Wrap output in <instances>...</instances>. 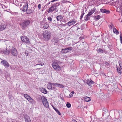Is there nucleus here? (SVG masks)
Masks as SVG:
<instances>
[{
	"instance_id": "f257e3e1",
	"label": "nucleus",
	"mask_w": 122,
	"mask_h": 122,
	"mask_svg": "<svg viewBox=\"0 0 122 122\" xmlns=\"http://www.w3.org/2000/svg\"><path fill=\"white\" fill-rule=\"evenodd\" d=\"M59 61H54L52 63V65L53 68L56 71H59L61 69V68L60 66L58 65Z\"/></svg>"
},
{
	"instance_id": "f03ea898",
	"label": "nucleus",
	"mask_w": 122,
	"mask_h": 122,
	"mask_svg": "<svg viewBox=\"0 0 122 122\" xmlns=\"http://www.w3.org/2000/svg\"><path fill=\"white\" fill-rule=\"evenodd\" d=\"M51 33L50 31L45 30L43 32V37L45 40H48L50 38Z\"/></svg>"
},
{
	"instance_id": "7ed1b4c3",
	"label": "nucleus",
	"mask_w": 122,
	"mask_h": 122,
	"mask_svg": "<svg viewBox=\"0 0 122 122\" xmlns=\"http://www.w3.org/2000/svg\"><path fill=\"white\" fill-rule=\"evenodd\" d=\"M30 23V21L29 20H25L23 22L21 23L20 25L21 26L23 30H24Z\"/></svg>"
},
{
	"instance_id": "20e7f679",
	"label": "nucleus",
	"mask_w": 122,
	"mask_h": 122,
	"mask_svg": "<svg viewBox=\"0 0 122 122\" xmlns=\"http://www.w3.org/2000/svg\"><path fill=\"white\" fill-rule=\"evenodd\" d=\"M41 100L42 103L44 106L46 108L49 107V104L46 98L43 96L41 97Z\"/></svg>"
},
{
	"instance_id": "39448f33",
	"label": "nucleus",
	"mask_w": 122,
	"mask_h": 122,
	"mask_svg": "<svg viewBox=\"0 0 122 122\" xmlns=\"http://www.w3.org/2000/svg\"><path fill=\"white\" fill-rule=\"evenodd\" d=\"M24 96L25 97L31 104H33L35 103V101L29 95L26 94H25L24 95Z\"/></svg>"
},
{
	"instance_id": "423d86ee",
	"label": "nucleus",
	"mask_w": 122,
	"mask_h": 122,
	"mask_svg": "<svg viewBox=\"0 0 122 122\" xmlns=\"http://www.w3.org/2000/svg\"><path fill=\"white\" fill-rule=\"evenodd\" d=\"M23 6L21 8V10L23 11H26L28 8V4L27 2H23L21 3V4H20V6Z\"/></svg>"
},
{
	"instance_id": "0eeeda50",
	"label": "nucleus",
	"mask_w": 122,
	"mask_h": 122,
	"mask_svg": "<svg viewBox=\"0 0 122 122\" xmlns=\"http://www.w3.org/2000/svg\"><path fill=\"white\" fill-rule=\"evenodd\" d=\"M11 54L14 56H17L18 54V51L16 48L12 47L11 49Z\"/></svg>"
},
{
	"instance_id": "6e6552de",
	"label": "nucleus",
	"mask_w": 122,
	"mask_h": 122,
	"mask_svg": "<svg viewBox=\"0 0 122 122\" xmlns=\"http://www.w3.org/2000/svg\"><path fill=\"white\" fill-rule=\"evenodd\" d=\"M21 39L22 41L24 43L28 44L30 43L29 39L26 37L21 36Z\"/></svg>"
},
{
	"instance_id": "1a4fd4ad",
	"label": "nucleus",
	"mask_w": 122,
	"mask_h": 122,
	"mask_svg": "<svg viewBox=\"0 0 122 122\" xmlns=\"http://www.w3.org/2000/svg\"><path fill=\"white\" fill-rule=\"evenodd\" d=\"M56 9V6L54 5H52L50 7L49 9L47 11L48 13L52 12Z\"/></svg>"
},
{
	"instance_id": "9d476101",
	"label": "nucleus",
	"mask_w": 122,
	"mask_h": 122,
	"mask_svg": "<svg viewBox=\"0 0 122 122\" xmlns=\"http://www.w3.org/2000/svg\"><path fill=\"white\" fill-rule=\"evenodd\" d=\"M76 21L75 19L71 20L67 23V25L69 26L75 24L76 22Z\"/></svg>"
},
{
	"instance_id": "9b49d317",
	"label": "nucleus",
	"mask_w": 122,
	"mask_h": 122,
	"mask_svg": "<svg viewBox=\"0 0 122 122\" xmlns=\"http://www.w3.org/2000/svg\"><path fill=\"white\" fill-rule=\"evenodd\" d=\"M1 63L5 67H9L10 65L8 62L5 60H4L1 61Z\"/></svg>"
},
{
	"instance_id": "f8f14e48",
	"label": "nucleus",
	"mask_w": 122,
	"mask_h": 122,
	"mask_svg": "<svg viewBox=\"0 0 122 122\" xmlns=\"http://www.w3.org/2000/svg\"><path fill=\"white\" fill-rule=\"evenodd\" d=\"M54 84V83H50L48 84L47 86V88L48 89L50 90H54L55 89V87L53 86V85L52 84Z\"/></svg>"
},
{
	"instance_id": "ddd939ff",
	"label": "nucleus",
	"mask_w": 122,
	"mask_h": 122,
	"mask_svg": "<svg viewBox=\"0 0 122 122\" xmlns=\"http://www.w3.org/2000/svg\"><path fill=\"white\" fill-rule=\"evenodd\" d=\"M34 7H30L27 9L26 10V13L27 14L31 13L34 11Z\"/></svg>"
},
{
	"instance_id": "4468645a",
	"label": "nucleus",
	"mask_w": 122,
	"mask_h": 122,
	"mask_svg": "<svg viewBox=\"0 0 122 122\" xmlns=\"http://www.w3.org/2000/svg\"><path fill=\"white\" fill-rule=\"evenodd\" d=\"M53 86H54L55 87L56 86L61 88H64V86L62 84L57 83H54V84H52Z\"/></svg>"
},
{
	"instance_id": "2eb2a0df",
	"label": "nucleus",
	"mask_w": 122,
	"mask_h": 122,
	"mask_svg": "<svg viewBox=\"0 0 122 122\" xmlns=\"http://www.w3.org/2000/svg\"><path fill=\"white\" fill-rule=\"evenodd\" d=\"M43 25V28L44 29H47L49 27V25L48 23L46 22L44 24L42 23H41V26H42Z\"/></svg>"
},
{
	"instance_id": "dca6fc26",
	"label": "nucleus",
	"mask_w": 122,
	"mask_h": 122,
	"mask_svg": "<svg viewBox=\"0 0 122 122\" xmlns=\"http://www.w3.org/2000/svg\"><path fill=\"white\" fill-rule=\"evenodd\" d=\"M86 82L89 86H91L94 84V82L91 80H87Z\"/></svg>"
},
{
	"instance_id": "f3484780",
	"label": "nucleus",
	"mask_w": 122,
	"mask_h": 122,
	"mask_svg": "<svg viewBox=\"0 0 122 122\" xmlns=\"http://www.w3.org/2000/svg\"><path fill=\"white\" fill-rule=\"evenodd\" d=\"M25 122H31L29 117L27 115H25L24 117Z\"/></svg>"
},
{
	"instance_id": "a211bd4d",
	"label": "nucleus",
	"mask_w": 122,
	"mask_h": 122,
	"mask_svg": "<svg viewBox=\"0 0 122 122\" xmlns=\"http://www.w3.org/2000/svg\"><path fill=\"white\" fill-rule=\"evenodd\" d=\"M100 11L102 13H106L107 14H108L110 13L109 10L105 9H100Z\"/></svg>"
},
{
	"instance_id": "6ab92c4d",
	"label": "nucleus",
	"mask_w": 122,
	"mask_h": 122,
	"mask_svg": "<svg viewBox=\"0 0 122 122\" xmlns=\"http://www.w3.org/2000/svg\"><path fill=\"white\" fill-rule=\"evenodd\" d=\"M91 15L88 13L87 15L85 16V17L84 18V20H85L87 21L88 20H89L90 17V16Z\"/></svg>"
},
{
	"instance_id": "aec40b11",
	"label": "nucleus",
	"mask_w": 122,
	"mask_h": 122,
	"mask_svg": "<svg viewBox=\"0 0 122 122\" xmlns=\"http://www.w3.org/2000/svg\"><path fill=\"white\" fill-rule=\"evenodd\" d=\"M72 49H73V48H72V47H68V48H65L64 49H62V51H63V50L64 51H67L66 52L67 53L69 51L72 50Z\"/></svg>"
},
{
	"instance_id": "412c9836",
	"label": "nucleus",
	"mask_w": 122,
	"mask_h": 122,
	"mask_svg": "<svg viewBox=\"0 0 122 122\" xmlns=\"http://www.w3.org/2000/svg\"><path fill=\"white\" fill-rule=\"evenodd\" d=\"M117 12L121 13L122 12V5L118 6L117 10Z\"/></svg>"
},
{
	"instance_id": "4be33fe9",
	"label": "nucleus",
	"mask_w": 122,
	"mask_h": 122,
	"mask_svg": "<svg viewBox=\"0 0 122 122\" xmlns=\"http://www.w3.org/2000/svg\"><path fill=\"white\" fill-rule=\"evenodd\" d=\"M10 52V50L6 49L4 50L3 53L6 55H8Z\"/></svg>"
},
{
	"instance_id": "5701e85b",
	"label": "nucleus",
	"mask_w": 122,
	"mask_h": 122,
	"mask_svg": "<svg viewBox=\"0 0 122 122\" xmlns=\"http://www.w3.org/2000/svg\"><path fill=\"white\" fill-rule=\"evenodd\" d=\"M96 10V8H95L94 7L93 8L91 9V10L88 13L89 14L92 15V14L95 12Z\"/></svg>"
},
{
	"instance_id": "b1692460",
	"label": "nucleus",
	"mask_w": 122,
	"mask_h": 122,
	"mask_svg": "<svg viewBox=\"0 0 122 122\" xmlns=\"http://www.w3.org/2000/svg\"><path fill=\"white\" fill-rule=\"evenodd\" d=\"M56 18L57 20L58 21L62 20L63 19L62 16L61 15L57 16Z\"/></svg>"
},
{
	"instance_id": "393cba45",
	"label": "nucleus",
	"mask_w": 122,
	"mask_h": 122,
	"mask_svg": "<svg viewBox=\"0 0 122 122\" xmlns=\"http://www.w3.org/2000/svg\"><path fill=\"white\" fill-rule=\"evenodd\" d=\"M41 92L44 93L46 94L47 93V91L44 88H41L40 89Z\"/></svg>"
},
{
	"instance_id": "a878e982",
	"label": "nucleus",
	"mask_w": 122,
	"mask_h": 122,
	"mask_svg": "<svg viewBox=\"0 0 122 122\" xmlns=\"http://www.w3.org/2000/svg\"><path fill=\"white\" fill-rule=\"evenodd\" d=\"M84 99L86 102H88L90 101L91 100L90 98L86 96L84 97Z\"/></svg>"
},
{
	"instance_id": "bb28decb",
	"label": "nucleus",
	"mask_w": 122,
	"mask_h": 122,
	"mask_svg": "<svg viewBox=\"0 0 122 122\" xmlns=\"http://www.w3.org/2000/svg\"><path fill=\"white\" fill-rule=\"evenodd\" d=\"M117 71L118 74L119 75L122 74V72L121 68L118 67H117Z\"/></svg>"
},
{
	"instance_id": "cd10ccee",
	"label": "nucleus",
	"mask_w": 122,
	"mask_h": 122,
	"mask_svg": "<svg viewBox=\"0 0 122 122\" xmlns=\"http://www.w3.org/2000/svg\"><path fill=\"white\" fill-rule=\"evenodd\" d=\"M6 28V26L4 25H0V30L2 31L4 30Z\"/></svg>"
},
{
	"instance_id": "c85d7f7f",
	"label": "nucleus",
	"mask_w": 122,
	"mask_h": 122,
	"mask_svg": "<svg viewBox=\"0 0 122 122\" xmlns=\"http://www.w3.org/2000/svg\"><path fill=\"white\" fill-rule=\"evenodd\" d=\"M113 32L115 34H119V32L116 29V28H113Z\"/></svg>"
},
{
	"instance_id": "c756f323",
	"label": "nucleus",
	"mask_w": 122,
	"mask_h": 122,
	"mask_svg": "<svg viewBox=\"0 0 122 122\" xmlns=\"http://www.w3.org/2000/svg\"><path fill=\"white\" fill-rule=\"evenodd\" d=\"M101 18V16L100 15H97L94 18L95 20H97Z\"/></svg>"
},
{
	"instance_id": "7c9ffc66",
	"label": "nucleus",
	"mask_w": 122,
	"mask_h": 122,
	"mask_svg": "<svg viewBox=\"0 0 122 122\" xmlns=\"http://www.w3.org/2000/svg\"><path fill=\"white\" fill-rule=\"evenodd\" d=\"M97 52L98 53H103V50L101 48L98 49L97 50Z\"/></svg>"
},
{
	"instance_id": "2f4dec72",
	"label": "nucleus",
	"mask_w": 122,
	"mask_h": 122,
	"mask_svg": "<svg viewBox=\"0 0 122 122\" xmlns=\"http://www.w3.org/2000/svg\"><path fill=\"white\" fill-rule=\"evenodd\" d=\"M120 41L121 43H122V35L121 32L120 33Z\"/></svg>"
},
{
	"instance_id": "473e14b6",
	"label": "nucleus",
	"mask_w": 122,
	"mask_h": 122,
	"mask_svg": "<svg viewBox=\"0 0 122 122\" xmlns=\"http://www.w3.org/2000/svg\"><path fill=\"white\" fill-rule=\"evenodd\" d=\"M74 94V92L73 91H72L71 93H70L69 94V96L70 97H71L73 96V94Z\"/></svg>"
},
{
	"instance_id": "72a5a7b5",
	"label": "nucleus",
	"mask_w": 122,
	"mask_h": 122,
	"mask_svg": "<svg viewBox=\"0 0 122 122\" xmlns=\"http://www.w3.org/2000/svg\"><path fill=\"white\" fill-rule=\"evenodd\" d=\"M55 111L59 115H60L61 113L59 111L56 109H55Z\"/></svg>"
},
{
	"instance_id": "f704fd0d",
	"label": "nucleus",
	"mask_w": 122,
	"mask_h": 122,
	"mask_svg": "<svg viewBox=\"0 0 122 122\" xmlns=\"http://www.w3.org/2000/svg\"><path fill=\"white\" fill-rule=\"evenodd\" d=\"M71 104L70 103H67L66 104L67 107L68 108L70 107H71Z\"/></svg>"
},
{
	"instance_id": "c9c22d12",
	"label": "nucleus",
	"mask_w": 122,
	"mask_h": 122,
	"mask_svg": "<svg viewBox=\"0 0 122 122\" xmlns=\"http://www.w3.org/2000/svg\"><path fill=\"white\" fill-rule=\"evenodd\" d=\"M84 14H85V13L84 12H83V13H82L81 14V15L80 16V20H81L82 19V18L83 17V16Z\"/></svg>"
},
{
	"instance_id": "e433bc0d",
	"label": "nucleus",
	"mask_w": 122,
	"mask_h": 122,
	"mask_svg": "<svg viewBox=\"0 0 122 122\" xmlns=\"http://www.w3.org/2000/svg\"><path fill=\"white\" fill-rule=\"evenodd\" d=\"M54 41L55 43H57L58 41V39L57 38H55L54 39Z\"/></svg>"
},
{
	"instance_id": "4c0bfd02",
	"label": "nucleus",
	"mask_w": 122,
	"mask_h": 122,
	"mask_svg": "<svg viewBox=\"0 0 122 122\" xmlns=\"http://www.w3.org/2000/svg\"><path fill=\"white\" fill-rule=\"evenodd\" d=\"M48 20L50 21H51L52 20V19L51 17H48L47 18Z\"/></svg>"
},
{
	"instance_id": "58836bf2",
	"label": "nucleus",
	"mask_w": 122,
	"mask_h": 122,
	"mask_svg": "<svg viewBox=\"0 0 122 122\" xmlns=\"http://www.w3.org/2000/svg\"><path fill=\"white\" fill-rule=\"evenodd\" d=\"M44 65V64L43 63H41L39 64H36V66H37V65H40L41 66H42L43 65Z\"/></svg>"
},
{
	"instance_id": "ea45409f",
	"label": "nucleus",
	"mask_w": 122,
	"mask_h": 122,
	"mask_svg": "<svg viewBox=\"0 0 122 122\" xmlns=\"http://www.w3.org/2000/svg\"><path fill=\"white\" fill-rule=\"evenodd\" d=\"M110 26H111V29H112V28H113H113H115L114 27V26L113 25V24H111V25H110Z\"/></svg>"
},
{
	"instance_id": "a19ab883",
	"label": "nucleus",
	"mask_w": 122,
	"mask_h": 122,
	"mask_svg": "<svg viewBox=\"0 0 122 122\" xmlns=\"http://www.w3.org/2000/svg\"><path fill=\"white\" fill-rule=\"evenodd\" d=\"M68 2V1H67L65 0H63L61 2H62V3H66Z\"/></svg>"
},
{
	"instance_id": "79ce46f5",
	"label": "nucleus",
	"mask_w": 122,
	"mask_h": 122,
	"mask_svg": "<svg viewBox=\"0 0 122 122\" xmlns=\"http://www.w3.org/2000/svg\"><path fill=\"white\" fill-rule=\"evenodd\" d=\"M41 5L40 4H39L38 5V7L39 9L40 10L41 8Z\"/></svg>"
},
{
	"instance_id": "37998d69",
	"label": "nucleus",
	"mask_w": 122,
	"mask_h": 122,
	"mask_svg": "<svg viewBox=\"0 0 122 122\" xmlns=\"http://www.w3.org/2000/svg\"><path fill=\"white\" fill-rule=\"evenodd\" d=\"M119 65L121 69L122 68V64L121 63H119Z\"/></svg>"
},
{
	"instance_id": "c03bdc74",
	"label": "nucleus",
	"mask_w": 122,
	"mask_h": 122,
	"mask_svg": "<svg viewBox=\"0 0 122 122\" xmlns=\"http://www.w3.org/2000/svg\"><path fill=\"white\" fill-rule=\"evenodd\" d=\"M25 55L26 56H28V53H26L25 52Z\"/></svg>"
},
{
	"instance_id": "a18cd8bd",
	"label": "nucleus",
	"mask_w": 122,
	"mask_h": 122,
	"mask_svg": "<svg viewBox=\"0 0 122 122\" xmlns=\"http://www.w3.org/2000/svg\"><path fill=\"white\" fill-rule=\"evenodd\" d=\"M56 1V0H53L51 2H54V1Z\"/></svg>"
},
{
	"instance_id": "49530a36",
	"label": "nucleus",
	"mask_w": 122,
	"mask_h": 122,
	"mask_svg": "<svg viewBox=\"0 0 122 122\" xmlns=\"http://www.w3.org/2000/svg\"><path fill=\"white\" fill-rule=\"evenodd\" d=\"M52 107L55 110V109H56L53 106H52Z\"/></svg>"
},
{
	"instance_id": "de8ad7c7",
	"label": "nucleus",
	"mask_w": 122,
	"mask_h": 122,
	"mask_svg": "<svg viewBox=\"0 0 122 122\" xmlns=\"http://www.w3.org/2000/svg\"><path fill=\"white\" fill-rule=\"evenodd\" d=\"M50 2H50H50H49L48 4H50Z\"/></svg>"
},
{
	"instance_id": "09e8293b",
	"label": "nucleus",
	"mask_w": 122,
	"mask_h": 122,
	"mask_svg": "<svg viewBox=\"0 0 122 122\" xmlns=\"http://www.w3.org/2000/svg\"><path fill=\"white\" fill-rule=\"evenodd\" d=\"M109 28H110V29H111V26H110V25L109 26Z\"/></svg>"
},
{
	"instance_id": "8fccbe9b",
	"label": "nucleus",
	"mask_w": 122,
	"mask_h": 122,
	"mask_svg": "<svg viewBox=\"0 0 122 122\" xmlns=\"http://www.w3.org/2000/svg\"><path fill=\"white\" fill-rule=\"evenodd\" d=\"M74 122H77L76 121V120H74Z\"/></svg>"
},
{
	"instance_id": "3c124183",
	"label": "nucleus",
	"mask_w": 122,
	"mask_h": 122,
	"mask_svg": "<svg viewBox=\"0 0 122 122\" xmlns=\"http://www.w3.org/2000/svg\"><path fill=\"white\" fill-rule=\"evenodd\" d=\"M79 29V28H77V29Z\"/></svg>"
},
{
	"instance_id": "603ef678",
	"label": "nucleus",
	"mask_w": 122,
	"mask_h": 122,
	"mask_svg": "<svg viewBox=\"0 0 122 122\" xmlns=\"http://www.w3.org/2000/svg\"><path fill=\"white\" fill-rule=\"evenodd\" d=\"M107 65L108 64V63H107Z\"/></svg>"
},
{
	"instance_id": "864d4df0",
	"label": "nucleus",
	"mask_w": 122,
	"mask_h": 122,
	"mask_svg": "<svg viewBox=\"0 0 122 122\" xmlns=\"http://www.w3.org/2000/svg\"><path fill=\"white\" fill-rule=\"evenodd\" d=\"M121 43L122 44V42Z\"/></svg>"
},
{
	"instance_id": "5fc2aeb1",
	"label": "nucleus",
	"mask_w": 122,
	"mask_h": 122,
	"mask_svg": "<svg viewBox=\"0 0 122 122\" xmlns=\"http://www.w3.org/2000/svg\"><path fill=\"white\" fill-rule=\"evenodd\" d=\"M121 69L122 70V69Z\"/></svg>"
}]
</instances>
